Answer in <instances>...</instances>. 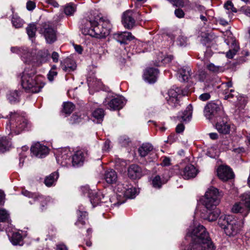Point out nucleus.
I'll return each mask as SVG.
<instances>
[{
  "label": "nucleus",
  "instance_id": "obj_36",
  "mask_svg": "<svg viewBox=\"0 0 250 250\" xmlns=\"http://www.w3.org/2000/svg\"><path fill=\"white\" fill-rule=\"evenodd\" d=\"M22 194L25 196L34 199L35 201L39 200L42 201L43 200V197L38 193H32L28 190H23L22 191Z\"/></svg>",
  "mask_w": 250,
  "mask_h": 250
},
{
  "label": "nucleus",
  "instance_id": "obj_23",
  "mask_svg": "<svg viewBox=\"0 0 250 250\" xmlns=\"http://www.w3.org/2000/svg\"><path fill=\"white\" fill-rule=\"evenodd\" d=\"M239 229V226L237 222L235 220L231 219L224 229V231L227 235L231 236L236 235L238 232Z\"/></svg>",
  "mask_w": 250,
  "mask_h": 250
},
{
  "label": "nucleus",
  "instance_id": "obj_39",
  "mask_svg": "<svg viewBox=\"0 0 250 250\" xmlns=\"http://www.w3.org/2000/svg\"><path fill=\"white\" fill-rule=\"evenodd\" d=\"M12 23L15 28H18L22 26L24 22L18 16L13 15L12 18Z\"/></svg>",
  "mask_w": 250,
  "mask_h": 250
},
{
  "label": "nucleus",
  "instance_id": "obj_53",
  "mask_svg": "<svg viewBox=\"0 0 250 250\" xmlns=\"http://www.w3.org/2000/svg\"><path fill=\"white\" fill-rule=\"evenodd\" d=\"M210 98V94L207 93H202L199 96V99L202 101H206Z\"/></svg>",
  "mask_w": 250,
  "mask_h": 250
},
{
  "label": "nucleus",
  "instance_id": "obj_64",
  "mask_svg": "<svg viewBox=\"0 0 250 250\" xmlns=\"http://www.w3.org/2000/svg\"><path fill=\"white\" fill-rule=\"evenodd\" d=\"M59 57V55L57 52L54 51L52 53L51 57H52V59L54 62H58Z\"/></svg>",
  "mask_w": 250,
  "mask_h": 250
},
{
  "label": "nucleus",
  "instance_id": "obj_6",
  "mask_svg": "<svg viewBox=\"0 0 250 250\" xmlns=\"http://www.w3.org/2000/svg\"><path fill=\"white\" fill-rule=\"evenodd\" d=\"M221 197L218 189L211 187L206 192L203 204L207 208L216 207L220 203Z\"/></svg>",
  "mask_w": 250,
  "mask_h": 250
},
{
  "label": "nucleus",
  "instance_id": "obj_54",
  "mask_svg": "<svg viewBox=\"0 0 250 250\" xmlns=\"http://www.w3.org/2000/svg\"><path fill=\"white\" fill-rule=\"evenodd\" d=\"M176 16L179 18H182L184 17L185 13L184 11L181 9H176L174 12Z\"/></svg>",
  "mask_w": 250,
  "mask_h": 250
},
{
  "label": "nucleus",
  "instance_id": "obj_25",
  "mask_svg": "<svg viewBox=\"0 0 250 250\" xmlns=\"http://www.w3.org/2000/svg\"><path fill=\"white\" fill-rule=\"evenodd\" d=\"M103 179L108 184H116L118 180L117 173L113 169H108L104 171Z\"/></svg>",
  "mask_w": 250,
  "mask_h": 250
},
{
  "label": "nucleus",
  "instance_id": "obj_45",
  "mask_svg": "<svg viewBox=\"0 0 250 250\" xmlns=\"http://www.w3.org/2000/svg\"><path fill=\"white\" fill-rule=\"evenodd\" d=\"M127 186H128V185H125V184H118L117 185L116 187L117 191L119 193H121L120 195H117V200H118V196L121 197L122 196H123L125 192V190H126Z\"/></svg>",
  "mask_w": 250,
  "mask_h": 250
},
{
  "label": "nucleus",
  "instance_id": "obj_62",
  "mask_svg": "<svg viewBox=\"0 0 250 250\" xmlns=\"http://www.w3.org/2000/svg\"><path fill=\"white\" fill-rule=\"evenodd\" d=\"M170 165V160L168 157H165L163 160L161 165L163 166H168Z\"/></svg>",
  "mask_w": 250,
  "mask_h": 250
},
{
  "label": "nucleus",
  "instance_id": "obj_21",
  "mask_svg": "<svg viewBox=\"0 0 250 250\" xmlns=\"http://www.w3.org/2000/svg\"><path fill=\"white\" fill-rule=\"evenodd\" d=\"M223 94L225 100L231 102H239L243 98L237 92L233 89H225L223 91Z\"/></svg>",
  "mask_w": 250,
  "mask_h": 250
},
{
  "label": "nucleus",
  "instance_id": "obj_18",
  "mask_svg": "<svg viewBox=\"0 0 250 250\" xmlns=\"http://www.w3.org/2000/svg\"><path fill=\"white\" fill-rule=\"evenodd\" d=\"M87 153L82 150L76 151L72 156L71 162L74 167H79L83 165Z\"/></svg>",
  "mask_w": 250,
  "mask_h": 250
},
{
  "label": "nucleus",
  "instance_id": "obj_34",
  "mask_svg": "<svg viewBox=\"0 0 250 250\" xmlns=\"http://www.w3.org/2000/svg\"><path fill=\"white\" fill-rule=\"evenodd\" d=\"M11 146V143L5 137H2L0 138V152H4Z\"/></svg>",
  "mask_w": 250,
  "mask_h": 250
},
{
  "label": "nucleus",
  "instance_id": "obj_37",
  "mask_svg": "<svg viewBox=\"0 0 250 250\" xmlns=\"http://www.w3.org/2000/svg\"><path fill=\"white\" fill-rule=\"evenodd\" d=\"M136 194V189L131 185H128L126 190H125L123 196L127 198H133Z\"/></svg>",
  "mask_w": 250,
  "mask_h": 250
},
{
  "label": "nucleus",
  "instance_id": "obj_32",
  "mask_svg": "<svg viewBox=\"0 0 250 250\" xmlns=\"http://www.w3.org/2000/svg\"><path fill=\"white\" fill-rule=\"evenodd\" d=\"M9 240L14 245H21L22 244V237L19 232H13L11 236L8 234Z\"/></svg>",
  "mask_w": 250,
  "mask_h": 250
},
{
  "label": "nucleus",
  "instance_id": "obj_40",
  "mask_svg": "<svg viewBox=\"0 0 250 250\" xmlns=\"http://www.w3.org/2000/svg\"><path fill=\"white\" fill-rule=\"evenodd\" d=\"M92 115L94 118L98 120V123H100L104 117V110L102 108H97L93 111Z\"/></svg>",
  "mask_w": 250,
  "mask_h": 250
},
{
  "label": "nucleus",
  "instance_id": "obj_33",
  "mask_svg": "<svg viewBox=\"0 0 250 250\" xmlns=\"http://www.w3.org/2000/svg\"><path fill=\"white\" fill-rule=\"evenodd\" d=\"M37 26L35 23H30L26 27V32L29 39L33 41L36 36Z\"/></svg>",
  "mask_w": 250,
  "mask_h": 250
},
{
  "label": "nucleus",
  "instance_id": "obj_44",
  "mask_svg": "<svg viewBox=\"0 0 250 250\" xmlns=\"http://www.w3.org/2000/svg\"><path fill=\"white\" fill-rule=\"evenodd\" d=\"M76 11V7L74 4H69L65 6L64 12L67 16H72Z\"/></svg>",
  "mask_w": 250,
  "mask_h": 250
},
{
  "label": "nucleus",
  "instance_id": "obj_63",
  "mask_svg": "<svg viewBox=\"0 0 250 250\" xmlns=\"http://www.w3.org/2000/svg\"><path fill=\"white\" fill-rule=\"evenodd\" d=\"M110 142L109 140H106L105 141L103 147V150L104 151H107L109 150L110 148Z\"/></svg>",
  "mask_w": 250,
  "mask_h": 250
},
{
  "label": "nucleus",
  "instance_id": "obj_3",
  "mask_svg": "<svg viewBox=\"0 0 250 250\" xmlns=\"http://www.w3.org/2000/svg\"><path fill=\"white\" fill-rule=\"evenodd\" d=\"M34 70L25 69L21 77V85L27 92H39L44 86V83L36 79Z\"/></svg>",
  "mask_w": 250,
  "mask_h": 250
},
{
  "label": "nucleus",
  "instance_id": "obj_61",
  "mask_svg": "<svg viewBox=\"0 0 250 250\" xmlns=\"http://www.w3.org/2000/svg\"><path fill=\"white\" fill-rule=\"evenodd\" d=\"M198 79L200 81H204L206 77V73L205 72L202 71L198 74Z\"/></svg>",
  "mask_w": 250,
  "mask_h": 250
},
{
  "label": "nucleus",
  "instance_id": "obj_5",
  "mask_svg": "<svg viewBox=\"0 0 250 250\" xmlns=\"http://www.w3.org/2000/svg\"><path fill=\"white\" fill-rule=\"evenodd\" d=\"M204 114L207 119H217L225 114L223 105L219 102H211L208 103L205 106Z\"/></svg>",
  "mask_w": 250,
  "mask_h": 250
},
{
  "label": "nucleus",
  "instance_id": "obj_13",
  "mask_svg": "<svg viewBox=\"0 0 250 250\" xmlns=\"http://www.w3.org/2000/svg\"><path fill=\"white\" fill-rule=\"evenodd\" d=\"M31 151L32 155L38 158H42L46 156L48 152L49 149L45 146L36 143L31 147Z\"/></svg>",
  "mask_w": 250,
  "mask_h": 250
},
{
  "label": "nucleus",
  "instance_id": "obj_50",
  "mask_svg": "<svg viewBox=\"0 0 250 250\" xmlns=\"http://www.w3.org/2000/svg\"><path fill=\"white\" fill-rule=\"evenodd\" d=\"M224 7L229 10H230L231 11L236 12L237 10L234 7L233 4L231 1L228 0L224 4Z\"/></svg>",
  "mask_w": 250,
  "mask_h": 250
},
{
  "label": "nucleus",
  "instance_id": "obj_35",
  "mask_svg": "<svg viewBox=\"0 0 250 250\" xmlns=\"http://www.w3.org/2000/svg\"><path fill=\"white\" fill-rule=\"evenodd\" d=\"M231 219V217L229 216L222 215L218 219V224L221 228L224 229Z\"/></svg>",
  "mask_w": 250,
  "mask_h": 250
},
{
  "label": "nucleus",
  "instance_id": "obj_24",
  "mask_svg": "<svg viewBox=\"0 0 250 250\" xmlns=\"http://www.w3.org/2000/svg\"><path fill=\"white\" fill-rule=\"evenodd\" d=\"M128 176L132 179H140L143 175L141 167L138 165L133 164L128 168Z\"/></svg>",
  "mask_w": 250,
  "mask_h": 250
},
{
  "label": "nucleus",
  "instance_id": "obj_30",
  "mask_svg": "<svg viewBox=\"0 0 250 250\" xmlns=\"http://www.w3.org/2000/svg\"><path fill=\"white\" fill-rule=\"evenodd\" d=\"M59 178V174L57 172H54L47 176L44 180V184L48 187L53 186Z\"/></svg>",
  "mask_w": 250,
  "mask_h": 250
},
{
  "label": "nucleus",
  "instance_id": "obj_60",
  "mask_svg": "<svg viewBox=\"0 0 250 250\" xmlns=\"http://www.w3.org/2000/svg\"><path fill=\"white\" fill-rule=\"evenodd\" d=\"M185 129V126L182 124H178L176 127V131L178 133L182 132Z\"/></svg>",
  "mask_w": 250,
  "mask_h": 250
},
{
  "label": "nucleus",
  "instance_id": "obj_7",
  "mask_svg": "<svg viewBox=\"0 0 250 250\" xmlns=\"http://www.w3.org/2000/svg\"><path fill=\"white\" fill-rule=\"evenodd\" d=\"M40 33L42 35L47 43L51 44L57 40V30L54 25L49 22L42 24Z\"/></svg>",
  "mask_w": 250,
  "mask_h": 250
},
{
  "label": "nucleus",
  "instance_id": "obj_59",
  "mask_svg": "<svg viewBox=\"0 0 250 250\" xmlns=\"http://www.w3.org/2000/svg\"><path fill=\"white\" fill-rule=\"evenodd\" d=\"M57 74V72L55 71H50L48 74V79L50 81H52L54 77Z\"/></svg>",
  "mask_w": 250,
  "mask_h": 250
},
{
  "label": "nucleus",
  "instance_id": "obj_55",
  "mask_svg": "<svg viewBox=\"0 0 250 250\" xmlns=\"http://www.w3.org/2000/svg\"><path fill=\"white\" fill-rule=\"evenodd\" d=\"M36 6L35 3L32 1H28L26 3V8L28 10H33Z\"/></svg>",
  "mask_w": 250,
  "mask_h": 250
},
{
  "label": "nucleus",
  "instance_id": "obj_14",
  "mask_svg": "<svg viewBox=\"0 0 250 250\" xmlns=\"http://www.w3.org/2000/svg\"><path fill=\"white\" fill-rule=\"evenodd\" d=\"M132 10H127L125 12L122 16V22L125 28L130 29L134 26L135 20Z\"/></svg>",
  "mask_w": 250,
  "mask_h": 250
},
{
  "label": "nucleus",
  "instance_id": "obj_11",
  "mask_svg": "<svg viewBox=\"0 0 250 250\" xmlns=\"http://www.w3.org/2000/svg\"><path fill=\"white\" fill-rule=\"evenodd\" d=\"M181 89L177 87L175 89L171 88L168 92V97H167V103L173 107H176L179 105V98Z\"/></svg>",
  "mask_w": 250,
  "mask_h": 250
},
{
  "label": "nucleus",
  "instance_id": "obj_26",
  "mask_svg": "<svg viewBox=\"0 0 250 250\" xmlns=\"http://www.w3.org/2000/svg\"><path fill=\"white\" fill-rule=\"evenodd\" d=\"M61 67L64 72L69 73L74 71L77 65L73 60L66 58L61 62Z\"/></svg>",
  "mask_w": 250,
  "mask_h": 250
},
{
  "label": "nucleus",
  "instance_id": "obj_19",
  "mask_svg": "<svg viewBox=\"0 0 250 250\" xmlns=\"http://www.w3.org/2000/svg\"><path fill=\"white\" fill-rule=\"evenodd\" d=\"M158 73V70L156 68H147L144 72V79L149 83H154L156 81Z\"/></svg>",
  "mask_w": 250,
  "mask_h": 250
},
{
  "label": "nucleus",
  "instance_id": "obj_20",
  "mask_svg": "<svg viewBox=\"0 0 250 250\" xmlns=\"http://www.w3.org/2000/svg\"><path fill=\"white\" fill-rule=\"evenodd\" d=\"M113 37L121 44H127V41H130L134 39L131 33L128 32L115 33L113 34Z\"/></svg>",
  "mask_w": 250,
  "mask_h": 250
},
{
  "label": "nucleus",
  "instance_id": "obj_38",
  "mask_svg": "<svg viewBox=\"0 0 250 250\" xmlns=\"http://www.w3.org/2000/svg\"><path fill=\"white\" fill-rule=\"evenodd\" d=\"M7 99L11 104H14L19 101V95L18 91H9L7 95Z\"/></svg>",
  "mask_w": 250,
  "mask_h": 250
},
{
  "label": "nucleus",
  "instance_id": "obj_57",
  "mask_svg": "<svg viewBox=\"0 0 250 250\" xmlns=\"http://www.w3.org/2000/svg\"><path fill=\"white\" fill-rule=\"evenodd\" d=\"M27 49V52L26 51H21V54L20 55L21 56V57L22 58H25V59H28L30 57V53L29 52V50L27 47H25Z\"/></svg>",
  "mask_w": 250,
  "mask_h": 250
},
{
  "label": "nucleus",
  "instance_id": "obj_28",
  "mask_svg": "<svg viewBox=\"0 0 250 250\" xmlns=\"http://www.w3.org/2000/svg\"><path fill=\"white\" fill-rule=\"evenodd\" d=\"M81 209V208L80 207L77 212L78 219L77 222L75 223V225L79 228H81L85 224V220L86 219V217L87 216V212L82 211Z\"/></svg>",
  "mask_w": 250,
  "mask_h": 250
},
{
  "label": "nucleus",
  "instance_id": "obj_12",
  "mask_svg": "<svg viewBox=\"0 0 250 250\" xmlns=\"http://www.w3.org/2000/svg\"><path fill=\"white\" fill-rule=\"evenodd\" d=\"M104 106L110 110H119L123 107L125 104V100L123 97H118L112 99L110 101L107 102L106 100L103 102Z\"/></svg>",
  "mask_w": 250,
  "mask_h": 250
},
{
  "label": "nucleus",
  "instance_id": "obj_41",
  "mask_svg": "<svg viewBox=\"0 0 250 250\" xmlns=\"http://www.w3.org/2000/svg\"><path fill=\"white\" fill-rule=\"evenodd\" d=\"M232 47L226 53V57L229 59L233 58L239 49V46L235 43H233Z\"/></svg>",
  "mask_w": 250,
  "mask_h": 250
},
{
  "label": "nucleus",
  "instance_id": "obj_46",
  "mask_svg": "<svg viewBox=\"0 0 250 250\" xmlns=\"http://www.w3.org/2000/svg\"><path fill=\"white\" fill-rule=\"evenodd\" d=\"M152 184L153 187L155 188H160L161 187L163 183L159 175H157L154 177L152 180Z\"/></svg>",
  "mask_w": 250,
  "mask_h": 250
},
{
  "label": "nucleus",
  "instance_id": "obj_4",
  "mask_svg": "<svg viewBox=\"0 0 250 250\" xmlns=\"http://www.w3.org/2000/svg\"><path fill=\"white\" fill-rule=\"evenodd\" d=\"M9 116L10 120L6 129L10 131V133L18 135L30 127L29 123L24 116H21L17 112H11Z\"/></svg>",
  "mask_w": 250,
  "mask_h": 250
},
{
  "label": "nucleus",
  "instance_id": "obj_49",
  "mask_svg": "<svg viewBox=\"0 0 250 250\" xmlns=\"http://www.w3.org/2000/svg\"><path fill=\"white\" fill-rule=\"evenodd\" d=\"M9 216V213L5 209H0V222L6 221L8 219Z\"/></svg>",
  "mask_w": 250,
  "mask_h": 250
},
{
  "label": "nucleus",
  "instance_id": "obj_22",
  "mask_svg": "<svg viewBox=\"0 0 250 250\" xmlns=\"http://www.w3.org/2000/svg\"><path fill=\"white\" fill-rule=\"evenodd\" d=\"M198 171L195 167L192 165L187 166L181 172L182 177L186 180L194 178L197 174Z\"/></svg>",
  "mask_w": 250,
  "mask_h": 250
},
{
  "label": "nucleus",
  "instance_id": "obj_43",
  "mask_svg": "<svg viewBox=\"0 0 250 250\" xmlns=\"http://www.w3.org/2000/svg\"><path fill=\"white\" fill-rule=\"evenodd\" d=\"M206 67L209 71L214 73H218L223 71V68L222 67L215 65L212 63L208 64Z\"/></svg>",
  "mask_w": 250,
  "mask_h": 250
},
{
  "label": "nucleus",
  "instance_id": "obj_15",
  "mask_svg": "<svg viewBox=\"0 0 250 250\" xmlns=\"http://www.w3.org/2000/svg\"><path fill=\"white\" fill-rule=\"evenodd\" d=\"M72 154L70 150L65 149L62 150L61 153L56 157V160L58 164L62 167H68L70 165V159Z\"/></svg>",
  "mask_w": 250,
  "mask_h": 250
},
{
  "label": "nucleus",
  "instance_id": "obj_9",
  "mask_svg": "<svg viewBox=\"0 0 250 250\" xmlns=\"http://www.w3.org/2000/svg\"><path fill=\"white\" fill-rule=\"evenodd\" d=\"M220 213V210L216 207L207 208L204 206V208L201 211V217L205 220L214 221L217 219Z\"/></svg>",
  "mask_w": 250,
  "mask_h": 250
},
{
  "label": "nucleus",
  "instance_id": "obj_17",
  "mask_svg": "<svg viewBox=\"0 0 250 250\" xmlns=\"http://www.w3.org/2000/svg\"><path fill=\"white\" fill-rule=\"evenodd\" d=\"M89 198L94 207L99 205L100 203L106 202L108 199V198L105 197L102 192H96L95 191H93L92 193L89 195Z\"/></svg>",
  "mask_w": 250,
  "mask_h": 250
},
{
  "label": "nucleus",
  "instance_id": "obj_51",
  "mask_svg": "<svg viewBox=\"0 0 250 250\" xmlns=\"http://www.w3.org/2000/svg\"><path fill=\"white\" fill-rule=\"evenodd\" d=\"M11 51L12 53H17L19 55L21 54V51H26L27 49L25 47H12L11 48Z\"/></svg>",
  "mask_w": 250,
  "mask_h": 250
},
{
  "label": "nucleus",
  "instance_id": "obj_47",
  "mask_svg": "<svg viewBox=\"0 0 250 250\" xmlns=\"http://www.w3.org/2000/svg\"><path fill=\"white\" fill-rule=\"evenodd\" d=\"M176 43L180 46H185L187 44V38L183 35H180L176 40Z\"/></svg>",
  "mask_w": 250,
  "mask_h": 250
},
{
  "label": "nucleus",
  "instance_id": "obj_16",
  "mask_svg": "<svg viewBox=\"0 0 250 250\" xmlns=\"http://www.w3.org/2000/svg\"><path fill=\"white\" fill-rule=\"evenodd\" d=\"M217 175L219 178L223 181H228L232 179L234 174L229 167L222 165L217 169Z\"/></svg>",
  "mask_w": 250,
  "mask_h": 250
},
{
  "label": "nucleus",
  "instance_id": "obj_10",
  "mask_svg": "<svg viewBox=\"0 0 250 250\" xmlns=\"http://www.w3.org/2000/svg\"><path fill=\"white\" fill-rule=\"evenodd\" d=\"M216 128L221 134H227L230 131V125L228 124V117L226 114L216 119Z\"/></svg>",
  "mask_w": 250,
  "mask_h": 250
},
{
  "label": "nucleus",
  "instance_id": "obj_42",
  "mask_svg": "<svg viewBox=\"0 0 250 250\" xmlns=\"http://www.w3.org/2000/svg\"><path fill=\"white\" fill-rule=\"evenodd\" d=\"M75 108L74 104L71 102H67L64 103L63 104V112L67 114H70L74 110Z\"/></svg>",
  "mask_w": 250,
  "mask_h": 250
},
{
  "label": "nucleus",
  "instance_id": "obj_52",
  "mask_svg": "<svg viewBox=\"0 0 250 250\" xmlns=\"http://www.w3.org/2000/svg\"><path fill=\"white\" fill-rule=\"evenodd\" d=\"M81 190L84 195H87L88 197L93 192V191L90 189L88 186L82 187Z\"/></svg>",
  "mask_w": 250,
  "mask_h": 250
},
{
  "label": "nucleus",
  "instance_id": "obj_56",
  "mask_svg": "<svg viewBox=\"0 0 250 250\" xmlns=\"http://www.w3.org/2000/svg\"><path fill=\"white\" fill-rule=\"evenodd\" d=\"M241 11L246 15L250 17V8L248 6H242Z\"/></svg>",
  "mask_w": 250,
  "mask_h": 250
},
{
  "label": "nucleus",
  "instance_id": "obj_48",
  "mask_svg": "<svg viewBox=\"0 0 250 250\" xmlns=\"http://www.w3.org/2000/svg\"><path fill=\"white\" fill-rule=\"evenodd\" d=\"M119 142L122 146H126L131 143V140L127 136H123L120 137Z\"/></svg>",
  "mask_w": 250,
  "mask_h": 250
},
{
  "label": "nucleus",
  "instance_id": "obj_29",
  "mask_svg": "<svg viewBox=\"0 0 250 250\" xmlns=\"http://www.w3.org/2000/svg\"><path fill=\"white\" fill-rule=\"evenodd\" d=\"M190 68L187 67H183L179 69L177 73V77L181 82H185L188 80L189 76Z\"/></svg>",
  "mask_w": 250,
  "mask_h": 250
},
{
  "label": "nucleus",
  "instance_id": "obj_8",
  "mask_svg": "<svg viewBox=\"0 0 250 250\" xmlns=\"http://www.w3.org/2000/svg\"><path fill=\"white\" fill-rule=\"evenodd\" d=\"M245 203H238L235 204L232 208V211L234 213L240 212L244 216H246L250 211V196L248 194L246 195Z\"/></svg>",
  "mask_w": 250,
  "mask_h": 250
},
{
  "label": "nucleus",
  "instance_id": "obj_1",
  "mask_svg": "<svg viewBox=\"0 0 250 250\" xmlns=\"http://www.w3.org/2000/svg\"><path fill=\"white\" fill-rule=\"evenodd\" d=\"M187 236L191 241L185 250H214L215 247L206 228L201 225H194L188 229Z\"/></svg>",
  "mask_w": 250,
  "mask_h": 250
},
{
  "label": "nucleus",
  "instance_id": "obj_2",
  "mask_svg": "<svg viewBox=\"0 0 250 250\" xmlns=\"http://www.w3.org/2000/svg\"><path fill=\"white\" fill-rule=\"evenodd\" d=\"M111 26L108 20L102 17L100 14H97L90 18L81 30L82 33L85 35L103 38L109 34Z\"/></svg>",
  "mask_w": 250,
  "mask_h": 250
},
{
  "label": "nucleus",
  "instance_id": "obj_58",
  "mask_svg": "<svg viewBox=\"0 0 250 250\" xmlns=\"http://www.w3.org/2000/svg\"><path fill=\"white\" fill-rule=\"evenodd\" d=\"M213 90V87L212 86L208 85L207 86H206L203 89V93H209L210 94V93L212 92Z\"/></svg>",
  "mask_w": 250,
  "mask_h": 250
},
{
  "label": "nucleus",
  "instance_id": "obj_27",
  "mask_svg": "<svg viewBox=\"0 0 250 250\" xmlns=\"http://www.w3.org/2000/svg\"><path fill=\"white\" fill-rule=\"evenodd\" d=\"M192 105L189 104L184 112L179 113L177 118L181 122L186 123L189 122L192 117Z\"/></svg>",
  "mask_w": 250,
  "mask_h": 250
},
{
  "label": "nucleus",
  "instance_id": "obj_31",
  "mask_svg": "<svg viewBox=\"0 0 250 250\" xmlns=\"http://www.w3.org/2000/svg\"><path fill=\"white\" fill-rule=\"evenodd\" d=\"M153 149V146L149 143H144L139 148L138 151L141 157H145Z\"/></svg>",
  "mask_w": 250,
  "mask_h": 250
}]
</instances>
